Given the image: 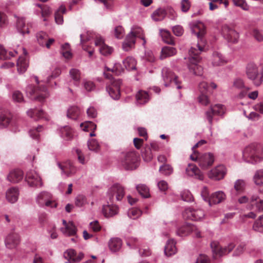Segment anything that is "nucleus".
Here are the masks:
<instances>
[{
  "mask_svg": "<svg viewBox=\"0 0 263 263\" xmlns=\"http://www.w3.org/2000/svg\"><path fill=\"white\" fill-rule=\"evenodd\" d=\"M191 32L198 39L196 47L192 46L189 51L188 68L190 72L195 75L200 76L202 73L203 68L198 65L201 59L200 53L204 51L206 45L204 35L206 33L204 24L200 21H194L190 24Z\"/></svg>",
  "mask_w": 263,
  "mask_h": 263,
  "instance_id": "obj_1",
  "label": "nucleus"
},
{
  "mask_svg": "<svg viewBox=\"0 0 263 263\" xmlns=\"http://www.w3.org/2000/svg\"><path fill=\"white\" fill-rule=\"evenodd\" d=\"M92 39L95 40V45L100 47L99 51L101 54L107 56L112 52V48L104 44V40L101 37L93 32L88 31L80 34L81 44L84 50H86V43Z\"/></svg>",
  "mask_w": 263,
  "mask_h": 263,
  "instance_id": "obj_2",
  "label": "nucleus"
},
{
  "mask_svg": "<svg viewBox=\"0 0 263 263\" xmlns=\"http://www.w3.org/2000/svg\"><path fill=\"white\" fill-rule=\"evenodd\" d=\"M242 158L248 163L256 164L263 161V145L253 143L245 147L242 151Z\"/></svg>",
  "mask_w": 263,
  "mask_h": 263,
  "instance_id": "obj_3",
  "label": "nucleus"
},
{
  "mask_svg": "<svg viewBox=\"0 0 263 263\" xmlns=\"http://www.w3.org/2000/svg\"><path fill=\"white\" fill-rule=\"evenodd\" d=\"M36 84L38 85L37 88L32 85H28L26 88L27 95L32 99L43 101L45 98L49 96V92L46 86L42 84L43 81L40 82L38 78L36 76L32 77Z\"/></svg>",
  "mask_w": 263,
  "mask_h": 263,
  "instance_id": "obj_4",
  "label": "nucleus"
},
{
  "mask_svg": "<svg viewBox=\"0 0 263 263\" xmlns=\"http://www.w3.org/2000/svg\"><path fill=\"white\" fill-rule=\"evenodd\" d=\"M136 38L141 39L142 41V45L145 46L146 40L143 35L142 29L137 25H134L131 28L130 32L127 35L124 42L123 43V49L127 51L132 48L134 46Z\"/></svg>",
  "mask_w": 263,
  "mask_h": 263,
  "instance_id": "obj_5",
  "label": "nucleus"
},
{
  "mask_svg": "<svg viewBox=\"0 0 263 263\" xmlns=\"http://www.w3.org/2000/svg\"><path fill=\"white\" fill-rule=\"evenodd\" d=\"M119 163L126 170H133L138 166L139 158L133 152L123 153L120 156Z\"/></svg>",
  "mask_w": 263,
  "mask_h": 263,
  "instance_id": "obj_6",
  "label": "nucleus"
},
{
  "mask_svg": "<svg viewBox=\"0 0 263 263\" xmlns=\"http://www.w3.org/2000/svg\"><path fill=\"white\" fill-rule=\"evenodd\" d=\"M104 77L109 80L106 85V89L110 97L114 100H118L120 97V87L122 81L120 79H115L110 74L104 72Z\"/></svg>",
  "mask_w": 263,
  "mask_h": 263,
  "instance_id": "obj_7",
  "label": "nucleus"
},
{
  "mask_svg": "<svg viewBox=\"0 0 263 263\" xmlns=\"http://www.w3.org/2000/svg\"><path fill=\"white\" fill-rule=\"evenodd\" d=\"M190 159L194 161H197L198 165L202 169L206 170L213 165L215 161V156L211 153L201 154L194 153L190 155Z\"/></svg>",
  "mask_w": 263,
  "mask_h": 263,
  "instance_id": "obj_8",
  "label": "nucleus"
},
{
  "mask_svg": "<svg viewBox=\"0 0 263 263\" xmlns=\"http://www.w3.org/2000/svg\"><path fill=\"white\" fill-rule=\"evenodd\" d=\"M35 202L40 207H47L51 209H55L57 207L58 203L53 199L52 195L46 191H42L35 196Z\"/></svg>",
  "mask_w": 263,
  "mask_h": 263,
  "instance_id": "obj_9",
  "label": "nucleus"
},
{
  "mask_svg": "<svg viewBox=\"0 0 263 263\" xmlns=\"http://www.w3.org/2000/svg\"><path fill=\"white\" fill-rule=\"evenodd\" d=\"M236 199L240 204L249 202L252 209L258 212L263 211V199L260 198L257 195H243Z\"/></svg>",
  "mask_w": 263,
  "mask_h": 263,
  "instance_id": "obj_10",
  "label": "nucleus"
},
{
  "mask_svg": "<svg viewBox=\"0 0 263 263\" xmlns=\"http://www.w3.org/2000/svg\"><path fill=\"white\" fill-rule=\"evenodd\" d=\"M162 77L164 82V85L167 87L169 86H176L177 89H180V82L178 77L175 75L172 71L168 68L163 67L161 71Z\"/></svg>",
  "mask_w": 263,
  "mask_h": 263,
  "instance_id": "obj_11",
  "label": "nucleus"
},
{
  "mask_svg": "<svg viewBox=\"0 0 263 263\" xmlns=\"http://www.w3.org/2000/svg\"><path fill=\"white\" fill-rule=\"evenodd\" d=\"M246 73L248 79L252 80L255 85L258 86L262 83L263 73L259 72L256 65L252 63L248 64Z\"/></svg>",
  "mask_w": 263,
  "mask_h": 263,
  "instance_id": "obj_12",
  "label": "nucleus"
},
{
  "mask_svg": "<svg viewBox=\"0 0 263 263\" xmlns=\"http://www.w3.org/2000/svg\"><path fill=\"white\" fill-rule=\"evenodd\" d=\"M235 246L234 243L232 242L229 243L224 247H220L219 243L217 241H213L211 243L213 257L215 258L228 254L233 250Z\"/></svg>",
  "mask_w": 263,
  "mask_h": 263,
  "instance_id": "obj_13",
  "label": "nucleus"
},
{
  "mask_svg": "<svg viewBox=\"0 0 263 263\" xmlns=\"http://www.w3.org/2000/svg\"><path fill=\"white\" fill-rule=\"evenodd\" d=\"M125 194L123 187L119 184H115L111 186L107 192V196L110 202L120 201Z\"/></svg>",
  "mask_w": 263,
  "mask_h": 263,
  "instance_id": "obj_14",
  "label": "nucleus"
},
{
  "mask_svg": "<svg viewBox=\"0 0 263 263\" xmlns=\"http://www.w3.org/2000/svg\"><path fill=\"white\" fill-rule=\"evenodd\" d=\"M182 215L184 218L194 221H201L205 217L204 212L202 210L195 209L192 208L185 209Z\"/></svg>",
  "mask_w": 263,
  "mask_h": 263,
  "instance_id": "obj_15",
  "label": "nucleus"
},
{
  "mask_svg": "<svg viewBox=\"0 0 263 263\" xmlns=\"http://www.w3.org/2000/svg\"><path fill=\"white\" fill-rule=\"evenodd\" d=\"M222 34L228 42L237 43L239 39V34L235 30L227 25H224L221 28Z\"/></svg>",
  "mask_w": 263,
  "mask_h": 263,
  "instance_id": "obj_16",
  "label": "nucleus"
},
{
  "mask_svg": "<svg viewBox=\"0 0 263 263\" xmlns=\"http://www.w3.org/2000/svg\"><path fill=\"white\" fill-rule=\"evenodd\" d=\"M25 181L30 187H41L43 182L38 173L34 170L28 171L26 174Z\"/></svg>",
  "mask_w": 263,
  "mask_h": 263,
  "instance_id": "obj_17",
  "label": "nucleus"
},
{
  "mask_svg": "<svg viewBox=\"0 0 263 263\" xmlns=\"http://www.w3.org/2000/svg\"><path fill=\"white\" fill-rule=\"evenodd\" d=\"M226 112V107L220 104H217L211 107L209 110L206 111L205 115L210 124H212L213 116H222Z\"/></svg>",
  "mask_w": 263,
  "mask_h": 263,
  "instance_id": "obj_18",
  "label": "nucleus"
},
{
  "mask_svg": "<svg viewBox=\"0 0 263 263\" xmlns=\"http://www.w3.org/2000/svg\"><path fill=\"white\" fill-rule=\"evenodd\" d=\"M227 173L226 167L223 165H219L212 168L208 174V177L214 180L223 179Z\"/></svg>",
  "mask_w": 263,
  "mask_h": 263,
  "instance_id": "obj_19",
  "label": "nucleus"
},
{
  "mask_svg": "<svg viewBox=\"0 0 263 263\" xmlns=\"http://www.w3.org/2000/svg\"><path fill=\"white\" fill-rule=\"evenodd\" d=\"M63 257L67 261L65 263H76L79 262L84 257L82 252L77 254L72 249H69L63 253Z\"/></svg>",
  "mask_w": 263,
  "mask_h": 263,
  "instance_id": "obj_20",
  "label": "nucleus"
},
{
  "mask_svg": "<svg viewBox=\"0 0 263 263\" xmlns=\"http://www.w3.org/2000/svg\"><path fill=\"white\" fill-rule=\"evenodd\" d=\"M246 183L245 180L242 179L237 180L234 185V188L231 191V198L235 200L246 189Z\"/></svg>",
  "mask_w": 263,
  "mask_h": 263,
  "instance_id": "obj_21",
  "label": "nucleus"
},
{
  "mask_svg": "<svg viewBox=\"0 0 263 263\" xmlns=\"http://www.w3.org/2000/svg\"><path fill=\"white\" fill-rule=\"evenodd\" d=\"M5 242L7 248L9 249H15L20 243L19 235L16 233H11L7 236Z\"/></svg>",
  "mask_w": 263,
  "mask_h": 263,
  "instance_id": "obj_22",
  "label": "nucleus"
},
{
  "mask_svg": "<svg viewBox=\"0 0 263 263\" xmlns=\"http://www.w3.org/2000/svg\"><path fill=\"white\" fill-rule=\"evenodd\" d=\"M226 194L223 191H218L214 192L210 196L209 205L212 206L213 204L221 203L226 199Z\"/></svg>",
  "mask_w": 263,
  "mask_h": 263,
  "instance_id": "obj_23",
  "label": "nucleus"
},
{
  "mask_svg": "<svg viewBox=\"0 0 263 263\" xmlns=\"http://www.w3.org/2000/svg\"><path fill=\"white\" fill-rule=\"evenodd\" d=\"M36 36L39 44L42 46H45L48 49L50 48L51 45L54 42L53 39L48 38V35L43 31L37 33Z\"/></svg>",
  "mask_w": 263,
  "mask_h": 263,
  "instance_id": "obj_24",
  "label": "nucleus"
},
{
  "mask_svg": "<svg viewBox=\"0 0 263 263\" xmlns=\"http://www.w3.org/2000/svg\"><path fill=\"white\" fill-rule=\"evenodd\" d=\"M20 196V190L17 187H11L6 192V199L8 202L14 203L17 202Z\"/></svg>",
  "mask_w": 263,
  "mask_h": 263,
  "instance_id": "obj_25",
  "label": "nucleus"
},
{
  "mask_svg": "<svg viewBox=\"0 0 263 263\" xmlns=\"http://www.w3.org/2000/svg\"><path fill=\"white\" fill-rule=\"evenodd\" d=\"M63 227L61 228V232L66 236H74L77 233V228L72 221L62 220Z\"/></svg>",
  "mask_w": 263,
  "mask_h": 263,
  "instance_id": "obj_26",
  "label": "nucleus"
},
{
  "mask_svg": "<svg viewBox=\"0 0 263 263\" xmlns=\"http://www.w3.org/2000/svg\"><path fill=\"white\" fill-rule=\"evenodd\" d=\"M58 166L61 168L62 174L65 175L67 177L74 174L77 172V168L69 161L63 164L58 163Z\"/></svg>",
  "mask_w": 263,
  "mask_h": 263,
  "instance_id": "obj_27",
  "label": "nucleus"
},
{
  "mask_svg": "<svg viewBox=\"0 0 263 263\" xmlns=\"http://www.w3.org/2000/svg\"><path fill=\"white\" fill-rule=\"evenodd\" d=\"M186 174L188 176L194 177L199 180H203V176L200 170L193 164H189L185 169Z\"/></svg>",
  "mask_w": 263,
  "mask_h": 263,
  "instance_id": "obj_28",
  "label": "nucleus"
},
{
  "mask_svg": "<svg viewBox=\"0 0 263 263\" xmlns=\"http://www.w3.org/2000/svg\"><path fill=\"white\" fill-rule=\"evenodd\" d=\"M226 58L218 51H214L211 58V62L213 66H222L227 63Z\"/></svg>",
  "mask_w": 263,
  "mask_h": 263,
  "instance_id": "obj_29",
  "label": "nucleus"
},
{
  "mask_svg": "<svg viewBox=\"0 0 263 263\" xmlns=\"http://www.w3.org/2000/svg\"><path fill=\"white\" fill-rule=\"evenodd\" d=\"M24 177L23 171L19 169L14 170L7 176V180L12 183H17L22 180Z\"/></svg>",
  "mask_w": 263,
  "mask_h": 263,
  "instance_id": "obj_30",
  "label": "nucleus"
},
{
  "mask_svg": "<svg viewBox=\"0 0 263 263\" xmlns=\"http://www.w3.org/2000/svg\"><path fill=\"white\" fill-rule=\"evenodd\" d=\"M102 211L105 217L109 218L118 213V208L114 204L104 205Z\"/></svg>",
  "mask_w": 263,
  "mask_h": 263,
  "instance_id": "obj_31",
  "label": "nucleus"
},
{
  "mask_svg": "<svg viewBox=\"0 0 263 263\" xmlns=\"http://www.w3.org/2000/svg\"><path fill=\"white\" fill-rule=\"evenodd\" d=\"M195 230V226L192 224L186 223L176 230L177 235L180 237H184L189 235Z\"/></svg>",
  "mask_w": 263,
  "mask_h": 263,
  "instance_id": "obj_32",
  "label": "nucleus"
},
{
  "mask_svg": "<svg viewBox=\"0 0 263 263\" xmlns=\"http://www.w3.org/2000/svg\"><path fill=\"white\" fill-rule=\"evenodd\" d=\"M27 114L28 116L34 118L35 120L45 119L47 120L49 119L46 113L41 109L37 108L30 109L27 111Z\"/></svg>",
  "mask_w": 263,
  "mask_h": 263,
  "instance_id": "obj_33",
  "label": "nucleus"
},
{
  "mask_svg": "<svg viewBox=\"0 0 263 263\" xmlns=\"http://www.w3.org/2000/svg\"><path fill=\"white\" fill-rule=\"evenodd\" d=\"M24 56L20 57L17 60V70L20 73H24L27 70L28 66V63L25 57V55L27 54V51L25 48H23Z\"/></svg>",
  "mask_w": 263,
  "mask_h": 263,
  "instance_id": "obj_34",
  "label": "nucleus"
},
{
  "mask_svg": "<svg viewBox=\"0 0 263 263\" xmlns=\"http://www.w3.org/2000/svg\"><path fill=\"white\" fill-rule=\"evenodd\" d=\"M82 114L81 109L76 106H70L67 111V116L68 118L76 120L79 119Z\"/></svg>",
  "mask_w": 263,
  "mask_h": 263,
  "instance_id": "obj_35",
  "label": "nucleus"
},
{
  "mask_svg": "<svg viewBox=\"0 0 263 263\" xmlns=\"http://www.w3.org/2000/svg\"><path fill=\"white\" fill-rule=\"evenodd\" d=\"M176 242L173 239L167 240L164 248V253L167 256H171L177 252Z\"/></svg>",
  "mask_w": 263,
  "mask_h": 263,
  "instance_id": "obj_36",
  "label": "nucleus"
},
{
  "mask_svg": "<svg viewBox=\"0 0 263 263\" xmlns=\"http://www.w3.org/2000/svg\"><path fill=\"white\" fill-rule=\"evenodd\" d=\"M16 27L19 32L24 35L26 33H29L28 24H25V21L23 17H17L16 23Z\"/></svg>",
  "mask_w": 263,
  "mask_h": 263,
  "instance_id": "obj_37",
  "label": "nucleus"
},
{
  "mask_svg": "<svg viewBox=\"0 0 263 263\" xmlns=\"http://www.w3.org/2000/svg\"><path fill=\"white\" fill-rule=\"evenodd\" d=\"M61 136L65 140H69L73 137V129L69 126H64L60 129Z\"/></svg>",
  "mask_w": 263,
  "mask_h": 263,
  "instance_id": "obj_38",
  "label": "nucleus"
},
{
  "mask_svg": "<svg viewBox=\"0 0 263 263\" xmlns=\"http://www.w3.org/2000/svg\"><path fill=\"white\" fill-rule=\"evenodd\" d=\"M122 245V240L119 238H112L109 242V248L114 252L120 250Z\"/></svg>",
  "mask_w": 263,
  "mask_h": 263,
  "instance_id": "obj_39",
  "label": "nucleus"
},
{
  "mask_svg": "<svg viewBox=\"0 0 263 263\" xmlns=\"http://www.w3.org/2000/svg\"><path fill=\"white\" fill-rule=\"evenodd\" d=\"M66 9L64 5H61L59 9L55 12L54 18L57 24L62 25L63 23V14L65 13Z\"/></svg>",
  "mask_w": 263,
  "mask_h": 263,
  "instance_id": "obj_40",
  "label": "nucleus"
},
{
  "mask_svg": "<svg viewBox=\"0 0 263 263\" xmlns=\"http://www.w3.org/2000/svg\"><path fill=\"white\" fill-rule=\"evenodd\" d=\"M177 53L176 48L170 47L165 46L162 48L160 59H164L167 57L173 56Z\"/></svg>",
  "mask_w": 263,
  "mask_h": 263,
  "instance_id": "obj_41",
  "label": "nucleus"
},
{
  "mask_svg": "<svg viewBox=\"0 0 263 263\" xmlns=\"http://www.w3.org/2000/svg\"><path fill=\"white\" fill-rule=\"evenodd\" d=\"M35 5L39 7V10H35L36 14L39 15V14L41 13L42 17L43 18V21H46V17L49 16L51 13L50 8L46 6H43L40 4H36Z\"/></svg>",
  "mask_w": 263,
  "mask_h": 263,
  "instance_id": "obj_42",
  "label": "nucleus"
},
{
  "mask_svg": "<svg viewBox=\"0 0 263 263\" xmlns=\"http://www.w3.org/2000/svg\"><path fill=\"white\" fill-rule=\"evenodd\" d=\"M17 53L18 52L15 50L8 52L2 45H0V60L9 59L11 57H15Z\"/></svg>",
  "mask_w": 263,
  "mask_h": 263,
  "instance_id": "obj_43",
  "label": "nucleus"
},
{
  "mask_svg": "<svg viewBox=\"0 0 263 263\" xmlns=\"http://www.w3.org/2000/svg\"><path fill=\"white\" fill-rule=\"evenodd\" d=\"M136 99L138 104L142 105L148 101L149 97L147 92L141 90L137 94Z\"/></svg>",
  "mask_w": 263,
  "mask_h": 263,
  "instance_id": "obj_44",
  "label": "nucleus"
},
{
  "mask_svg": "<svg viewBox=\"0 0 263 263\" xmlns=\"http://www.w3.org/2000/svg\"><path fill=\"white\" fill-rule=\"evenodd\" d=\"M123 64L127 70H133L136 69V61L133 57H127L123 61Z\"/></svg>",
  "mask_w": 263,
  "mask_h": 263,
  "instance_id": "obj_45",
  "label": "nucleus"
},
{
  "mask_svg": "<svg viewBox=\"0 0 263 263\" xmlns=\"http://www.w3.org/2000/svg\"><path fill=\"white\" fill-rule=\"evenodd\" d=\"M166 15L165 10L163 8H158L152 14V18L155 21H160L164 19Z\"/></svg>",
  "mask_w": 263,
  "mask_h": 263,
  "instance_id": "obj_46",
  "label": "nucleus"
},
{
  "mask_svg": "<svg viewBox=\"0 0 263 263\" xmlns=\"http://www.w3.org/2000/svg\"><path fill=\"white\" fill-rule=\"evenodd\" d=\"M253 180L256 185H263V169L258 170L255 172Z\"/></svg>",
  "mask_w": 263,
  "mask_h": 263,
  "instance_id": "obj_47",
  "label": "nucleus"
},
{
  "mask_svg": "<svg viewBox=\"0 0 263 263\" xmlns=\"http://www.w3.org/2000/svg\"><path fill=\"white\" fill-rule=\"evenodd\" d=\"M69 76L73 81L74 84L78 85L81 79V72L79 69L72 68L69 71Z\"/></svg>",
  "mask_w": 263,
  "mask_h": 263,
  "instance_id": "obj_48",
  "label": "nucleus"
},
{
  "mask_svg": "<svg viewBox=\"0 0 263 263\" xmlns=\"http://www.w3.org/2000/svg\"><path fill=\"white\" fill-rule=\"evenodd\" d=\"M10 122V119L7 115L6 112L0 109V128L7 127Z\"/></svg>",
  "mask_w": 263,
  "mask_h": 263,
  "instance_id": "obj_49",
  "label": "nucleus"
},
{
  "mask_svg": "<svg viewBox=\"0 0 263 263\" xmlns=\"http://www.w3.org/2000/svg\"><path fill=\"white\" fill-rule=\"evenodd\" d=\"M160 33L163 41L168 44H174V42L171 33L166 30L161 29L160 30Z\"/></svg>",
  "mask_w": 263,
  "mask_h": 263,
  "instance_id": "obj_50",
  "label": "nucleus"
},
{
  "mask_svg": "<svg viewBox=\"0 0 263 263\" xmlns=\"http://www.w3.org/2000/svg\"><path fill=\"white\" fill-rule=\"evenodd\" d=\"M136 189L143 197L148 198L150 196L149 188L146 185L138 184L136 186Z\"/></svg>",
  "mask_w": 263,
  "mask_h": 263,
  "instance_id": "obj_51",
  "label": "nucleus"
},
{
  "mask_svg": "<svg viewBox=\"0 0 263 263\" xmlns=\"http://www.w3.org/2000/svg\"><path fill=\"white\" fill-rule=\"evenodd\" d=\"M159 171L161 174L168 176L173 174L174 170L171 165L164 164L160 166Z\"/></svg>",
  "mask_w": 263,
  "mask_h": 263,
  "instance_id": "obj_52",
  "label": "nucleus"
},
{
  "mask_svg": "<svg viewBox=\"0 0 263 263\" xmlns=\"http://www.w3.org/2000/svg\"><path fill=\"white\" fill-rule=\"evenodd\" d=\"M112 34L117 39H122L125 35V31L122 26L119 25L116 26L113 31Z\"/></svg>",
  "mask_w": 263,
  "mask_h": 263,
  "instance_id": "obj_53",
  "label": "nucleus"
},
{
  "mask_svg": "<svg viewBox=\"0 0 263 263\" xmlns=\"http://www.w3.org/2000/svg\"><path fill=\"white\" fill-rule=\"evenodd\" d=\"M61 52L66 59H69L72 57V53L70 51V46L68 43H65L62 46Z\"/></svg>",
  "mask_w": 263,
  "mask_h": 263,
  "instance_id": "obj_54",
  "label": "nucleus"
},
{
  "mask_svg": "<svg viewBox=\"0 0 263 263\" xmlns=\"http://www.w3.org/2000/svg\"><path fill=\"white\" fill-rule=\"evenodd\" d=\"M80 126L82 130L85 132L95 130L97 128V125L91 121L82 123Z\"/></svg>",
  "mask_w": 263,
  "mask_h": 263,
  "instance_id": "obj_55",
  "label": "nucleus"
},
{
  "mask_svg": "<svg viewBox=\"0 0 263 263\" xmlns=\"http://www.w3.org/2000/svg\"><path fill=\"white\" fill-rule=\"evenodd\" d=\"M142 214L141 210L138 208H132L128 210V216L133 219H135L139 217Z\"/></svg>",
  "mask_w": 263,
  "mask_h": 263,
  "instance_id": "obj_56",
  "label": "nucleus"
},
{
  "mask_svg": "<svg viewBox=\"0 0 263 263\" xmlns=\"http://www.w3.org/2000/svg\"><path fill=\"white\" fill-rule=\"evenodd\" d=\"M253 229L259 232H263V215L260 216L253 224Z\"/></svg>",
  "mask_w": 263,
  "mask_h": 263,
  "instance_id": "obj_57",
  "label": "nucleus"
},
{
  "mask_svg": "<svg viewBox=\"0 0 263 263\" xmlns=\"http://www.w3.org/2000/svg\"><path fill=\"white\" fill-rule=\"evenodd\" d=\"M43 130L42 126L40 125L37 128H32L29 132V135L33 139H37L40 136V133Z\"/></svg>",
  "mask_w": 263,
  "mask_h": 263,
  "instance_id": "obj_58",
  "label": "nucleus"
},
{
  "mask_svg": "<svg viewBox=\"0 0 263 263\" xmlns=\"http://www.w3.org/2000/svg\"><path fill=\"white\" fill-rule=\"evenodd\" d=\"M234 5L241 8L242 10L248 11L250 7L245 0H232Z\"/></svg>",
  "mask_w": 263,
  "mask_h": 263,
  "instance_id": "obj_59",
  "label": "nucleus"
},
{
  "mask_svg": "<svg viewBox=\"0 0 263 263\" xmlns=\"http://www.w3.org/2000/svg\"><path fill=\"white\" fill-rule=\"evenodd\" d=\"M87 203V199L83 195H78L75 200V204L78 207H82Z\"/></svg>",
  "mask_w": 263,
  "mask_h": 263,
  "instance_id": "obj_60",
  "label": "nucleus"
},
{
  "mask_svg": "<svg viewBox=\"0 0 263 263\" xmlns=\"http://www.w3.org/2000/svg\"><path fill=\"white\" fill-rule=\"evenodd\" d=\"M245 249L246 244L243 242H241L237 246L233 255L234 256H239L244 252Z\"/></svg>",
  "mask_w": 263,
  "mask_h": 263,
  "instance_id": "obj_61",
  "label": "nucleus"
},
{
  "mask_svg": "<svg viewBox=\"0 0 263 263\" xmlns=\"http://www.w3.org/2000/svg\"><path fill=\"white\" fill-rule=\"evenodd\" d=\"M88 147L90 151L97 152L99 149L100 146L95 139H91L88 141Z\"/></svg>",
  "mask_w": 263,
  "mask_h": 263,
  "instance_id": "obj_62",
  "label": "nucleus"
},
{
  "mask_svg": "<svg viewBox=\"0 0 263 263\" xmlns=\"http://www.w3.org/2000/svg\"><path fill=\"white\" fill-rule=\"evenodd\" d=\"M191 6V2L189 0H181L180 1V8L182 12L186 13Z\"/></svg>",
  "mask_w": 263,
  "mask_h": 263,
  "instance_id": "obj_63",
  "label": "nucleus"
},
{
  "mask_svg": "<svg viewBox=\"0 0 263 263\" xmlns=\"http://www.w3.org/2000/svg\"><path fill=\"white\" fill-rule=\"evenodd\" d=\"M142 157L145 161L148 162L151 161L154 156L152 151L150 148H146L144 152H142Z\"/></svg>",
  "mask_w": 263,
  "mask_h": 263,
  "instance_id": "obj_64",
  "label": "nucleus"
}]
</instances>
